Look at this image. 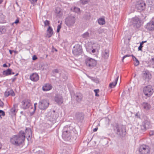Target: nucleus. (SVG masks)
<instances>
[{
	"mask_svg": "<svg viewBox=\"0 0 154 154\" xmlns=\"http://www.w3.org/2000/svg\"><path fill=\"white\" fill-rule=\"evenodd\" d=\"M112 125L114 130L118 134H120L121 132H122L123 131H125V127L123 125H119L116 123Z\"/></svg>",
	"mask_w": 154,
	"mask_h": 154,
	"instance_id": "obj_6",
	"label": "nucleus"
},
{
	"mask_svg": "<svg viewBox=\"0 0 154 154\" xmlns=\"http://www.w3.org/2000/svg\"><path fill=\"white\" fill-rule=\"evenodd\" d=\"M80 2L82 4H86L88 3V1L87 0H81Z\"/></svg>",
	"mask_w": 154,
	"mask_h": 154,
	"instance_id": "obj_41",
	"label": "nucleus"
},
{
	"mask_svg": "<svg viewBox=\"0 0 154 154\" xmlns=\"http://www.w3.org/2000/svg\"><path fill=\"white\" fill-rule=\"evenodd\" d=\"M131 56L132 57V58H133V60H134V59H135V57H136L133 55H131Z\"/></svg>",
	"mask_w": 154,
	"mask_h": 154,
	"instance_id": "obj_59",
	"label": "nucleus"
},
{
	"mask_svg": "<svg viewBox=\"0 0 154 154\" xmlns=\"http://www.w3.org/2000/svg\"><path fill=\"white\" fill-rule=\"evenodd\" d=\"M16 79V78H12V82H14L15 81V80Z\"/></svg>",
	"mask_w": 154,
	"mask_h": 154,
	"instance_id": "obj_57",
	"label": "nucleus"
},
{
	"mask_svg": "<svg viewBox=\"0 0 154 154\" xmlns=\"http://www.w3.org/2000/svg\"><path fill=\"white\" fill-rule=\"evenodd\" d=\"M10 53L11 54H12L13 51H14V50L12 51L11 50H9Z\"/></svg>",
	"mask_w": 154,
	"mask_h": 154,
	"instance_id": "obj_55",
	"label": "nucleus"
},
{
	"mask_svg": "<svg viewBox=\"0 0 154 154\" xmlns=\"http://www.w3.org/2000/svg\"><path fill=\"white\" fill-rule=\"evenodd\" d=\"M134 60L135 61V62L134 63L135 66H137L139 65V62L136 57H135V59H134Z\"/></svg>",
	"mask_w": 154,
	"mask_h": 154,
	"instance_id": "obj_38",
	"label": "nucleus"
},
{
	"mask_svg": "<svg viewBox=\"0 0 154 154\" xmlns=\"http://www.w3.org/2000/svg\"><path fill=\"white\" fill-rule=\"evenodd\" d=\"M145 4L143 2H139L136 5V8L139 11L143 10L145 8Z\"/></svg>",
	"mask_w": 154,
	"mask_h": 154,
	"instance_id": "obj_12",
	"label": "nucleus"
},
{
	"mask_svg": "<svg viewBox=\"0 0 154 154\" xmlns=\"http://www.w3.org/2000/svg\"><path fill=\"white\" fill-rule=\"evenodd\" d=\"M52 51H57V50L56 49V48H54L53 47V49H52Z\"/></svg>",
	"mask_w": 154,
	"mask_h": 154,
	"instance_id": "obj_53",
	"label": "nucleus"
},
{
	"mask_svg": "<svg viewBox=\"0 0 154 154\" xmlns=\"http://www.w3.org/2000/svg\"><path fill=\"white\" fill-rule=\"evenodd\" d=\"M75 22V18L73 16H69L66 18L65 21V24L68 26L73 25Z\"/></svg>",
	"mask_w": 154,
	"mask_h": 154,
	"instance_id": "obj_8",
	"label": "nucleus"
},
{
	"mask_svg": "<svg viewBox=\"0 0 154 154\" xmlns=\"http://www.w3.org/2000/svg\"><path fill=\"white\" fill-rule=\"evenodd\" d=\"M97 128H94L93 130V131L94 132H95L96 131H97Z\"/></svg>",
	"mask_w": 154,
	"mask_h": 154,
	"instance_id": "obj_54",
	"label": "nucleus"
},
{
	"mask_svg": "<svg viewBox=\"0 0 154 154\" xmlns=\"http://www.w3.org/2000/svg\"><path fill=\"white\" fill-rule=\"evenodd\" d=\"M73 11L75 12L78 13L80 12V9L77 7H74L73 8Z\"/></svg>",
	"mask_w": 154,
	"mask_h": 154,
	"instance_id": "obj_39",
	"label": "nucleus"
},
{
	"mask_svg": "<svg viewBox=\"0 0 154 154\" xmlns=\"http://www.w3.org/2000/svg\"><path fill=\"white\" fill-rule=\"evenodd\" d=\"M146 42V41H142L140 43V45L139 46L138 48V50L142 51V48L143 47V45L144 43Z\"/></svg>",
	"mask_w": 154,
	"mask_h": 154,
	"instance_id": "obj_37",
	"label": "nucleus"
},
{
	"mask_svg": "<svg viewBox=\"0 0 154 154\" xmlns=\"http://www.w3.org/2000/svg\"><path fill=\"white\" fill-rule=\"evenodd\" d=\"M3 105V102L0 100V107H2Z\"/></svg>",
	"mask_w": 154,
	"mask_h": 154,
	"instance_id": "obj_51",
	"label": "nucleus"
},
{
	"mask_svg": "<svg viewBox=\"0 0 154 154\" xmlns=\"http://www.w3.org/2000/svg\"><path fill=\"white\" fill-rule=\"evenodd\" d=\"M22 107L24 109H26L28 108L31 105L30 100H25L23 101L22 102Z\"/></svg>",
	"mask_w": 154,
	"mask_h": 154,
	"instance_id": "obj_15",
	"label": "nucleus"
},
{
	"mask_svg": "<svg viewBox=\"0 0 154 154\" xmlns=\"http://www.w3.org/2000/svg\"><path fill=\"white\" fill-rule=\"evenodd\" d=\"M5 112L2 110H0V116H5Z\"/></svg>",
	"mask_w": 154,
	"mask_h": 154,
	"instance_id": "obj_44",
	"label": "nucleus"
},
{
	"mask_svg": "<svg viewBox=\"0 0 154 154\" xmlns=\"http://www.w3.org/2000/svg\"><path fill=\"white\" fill-rule=\"evenodd\" d=\"M143 129H146L145 125H143V126L141 128H142V129H143V128H143Z\"/></svg>",
	"mask_w": 154,
	"mask_h": 154,
	"instance_id": "obj_60",
	"label": "nucleus"
},
{
	"mask_svg": "<svg viewBox=\"0 0 154 154\" xmlns=\"http://www.w3.org/2000/svg\"><path fill=\"white\" fill-rule=\"evenodd\" d=\"M67 79V76L63 74L62 75L61 77V80L63 81H66Z\"/></svg>",
	"mask_w": 154,
	"mask_h": 154,
	"instance_id": "obj_34",
	"label": "nucleus"
},
{
	"mask_svg": "<svg viewBox=\"0 0 154 154\" xmlns=\"http://www.w3.org/2000/svg\"><path fill=\"white\" fill-rule=\"evenodd\" d=\"M104 121L105 122V124L106 125V127L107 128L108 127L109 124L110 119L108 117H105L103 119Z\"/></svg>",
	"mask_w": 154,
	"mask_h": 154,
	"instance_id": "obj_27",
	"label": "nucleus"
},
{
	"mask_svg": "<svg viewBox=\"0 0 154 154\" xmlns=\"http://www.w3.org/2000/svg\"><path fill=\"white\" fill-rule=\"evenodd\" d=\"M149 135L152 136L154 135V131H151L149 132Z\"/></svg>",
	"mask_w": 154,
	"mask_h": 154,
	"instance_id": "obj_50",
	"label": "nucleus"
},
{
	"mask_svg": "<svg viewBox=\"0 0 154 154\" xmlns=\"http://www.w3.org/2000/svg\"><path fill=\"white\" fill-rule=\"evenodd\" d=\"M37 105V103H35L34 104V108H35V109H36V105Z\"/></svg>",
	"mask_w": 154,
	"mask_h": 154,
	"instance_id": "obj_56",
	"label": "nucleus"
},
{
	"mask_svg": "<svg viewBox=\"0 0 154 154\" xmlns=\"http://www.w3.org/2000/svg\"><path fill=\"white\" fill-rule=\"evenodd\" d=\"M30 79L33 82H36L38 80L39 77L37 73H34L30 75Z\"/></svg>",
	"mask_w": 154,
	"mask_h": 154,
	"instance_id": "obj_16",
	"label": "nucleus"
},
{
	"mask_svg": "<svg viewBox=\"0 0 154 154\" xmlns=\"http://www.w3.org/2000/svg\"><path fill=\"white\" fill-rule=\"evenodd\" d=\"M140 154H149L150 152L149 146L146 145H141L139 148Z\"/></svg>",
	"mask_w": 154,
	"mask_h": 154,
	"instance_id": "obj_3",
	"label": "nucleus"
},
{
	"mask_svg": "<svg viewBox=\"0 0 154 154\" xmlns=\"http://www.w3.org/2000/svg\"><path fill=\"white\" fill-rule=\"evenodd\" d=\"M82 52V46L79 44H77L73 47L72 49V53L75 55H78L81 54Z\"/></svg>",
	"mask_w": 154,
	"mask_h": 154,
	"instance_id": "obj_5",
	"label": "nucleus"
},
{
	"mask_svg": "<svg viewBox=\"0 0 154 154\" xmlns=\"http://www.w3.org/2000/svg\"><path fill=\"white\" fill-rule=\"evenodd\" d=\"M19 22V20L18 19H17L14 22V23L17 24V23H18Z\"/></svg>",
	"mask_w": 154,
	"mask_h": 154,
	"instance_id": "obj_52",
	"label": "nucleus"
},
{
	"mask_svg": "<svg viewBox=\"0 0 154 154\" xmlns=\"http://www.w3.org/2000/svg\"><path fill=\"white\" fill-rule=\"evenodd\" d=\"M3 0H0V4H1L3 2Z\"/></svg>",
	"mask_w": 154,
	"mask_h": 154,
	"instance_id": "obj_62",
	"label": "nucleus"
},
{
	"mask_svg": "<svg viewBox=\"0 0 154 154\" xmlns=\"http://www.w3.org/2000/svg\"><path fill=\"white\" fill-rule=\"evenodd\" d=\"M15 95L14 91L11 88H8L5 93V97H7L9 95L14 96Z\"/></svg>",
	"mask_w": 154,
	"mask_h": 154,
	"instance_id": "obj_14",
	"label": "nucleus"
},
{
	"mask_svg": "<svg viewBox=\"0 0 154 154\" xmlns=\"http://www.w3.org/2000/svg\"><path fill=\"white\" fill-rule=\"evenodd\" d=\"M49 104V102L48 100L45 99L41 100L39 102L38 107L41 109L45 110L48 107Z\"/></svg>",
	"mask_w": 154,
	"mask_h": 154,
	"instance_id": "obj_4",
	"label": "nucleus"
},
{
	"mask_svg": "<svg viewBox=\"0 0 154 154\" xmlns=\"http://www.w3.org/2000/svg\"><path fill=\"white\" fill-rule=\"evenodd\" d=\"M12 69H8L6 70H4L3 72V74L6 76L11 75V74Z\"/></svg>",
	"mask_w": 154,
	"mask_h": 154,
	"instance_id": "obj_24",
	"label": "nucleus"
},
{
	"mask_svg": "<svg viewBox=\"0 0 154 154\" xmlns=\"http://www.w3.org/2000/svg\"><path fill=\"white\" fill-rule=\"evenodd\" d=\"M36 59H37V57L35 56H34V57H33V60H35Z\"/></svg>",
	"mask_w": 154,
	"mask_h": 154,
	"instance_id": "obj_61",
	"label": "nucleus"
},
{
	"mask_svg": "<svg viewBox=\"0 0 154 154\" xmlns=\"http://www.w3.org/2000/svg\"><path fill=\"white\" fill-rule=\"evenodd\" d=\"M86 49L87 51L90 52L91 51H92V50L93 49L92 46L91 45H90V46H88L86 45Z\"/></svg>",
	"mask_w": 154,
	"mask_h": 154,
	"instance_id": "obj_33",
	"label": "nucleus"
},
{
	"mask_svg": "<svg viewBox=\"0 0 154 154\" xmlns=\"http://www.w3.org/2000/svg\"><path fill=\"white\" fill-rule=\"evenodd\" d=\"M54 101L58 105H61L63 102V99L62 96L60 95L56 94L54 98Z\"/></svg>",
	"mask_w": 154,
	"mask_h": 154,
	"instance_id": "obj_13",
	"label": "nucleus"
},
{
	"mask_svg": "<svg viewBox=\"0 0 154 154\" xmlns=\"http://www.w3.org/2000/svg\"><path fill=\"white\" fill-rule=\"evenodd\" d=\"M145 28L147 30L152 31L154 29V17L152 18L151 21L148 23L145 26Z\"/></svg>",
	"mask_w": 154,
	"mask_h": 154,
	"instance_id": "obj_11",
	"label": "nucleus"
},
{
	"mask_svg": "<svg viewBox=\"0 0 154 154\" xmlns=\"http://www.w3.org/2000/svg\"><path fill=\"white\" fill-rule=\"evenodd\" d=\"M109 55V51L108 49H106L102 52V57L105 59L108 58Z\"/></svg>",
	"mask_w": 154,
	"mask_h": 154,
	"instance_id": "obj_19",
	"label": "nucleus"
},
{
	"mask_svg": "<svg viewBox=\"0 0 154 154\" xmlns=\"http://www.w3.org/2000/svg\"><path fill=\"white\" fill-rule=\"evenodd\" d=\"M119 79V76H116V78L115 79V80L114 81V82H112L111 83H110L109 85V87L112 88H113L115 86L118 80Z\"/></svg>",
	"mask_w": 154,
	"mask_h": 154,
	"instance_id": "obj_23",
	"label": "nucleus"
},
{
	"mask_svg": "<svg viewBox=\"0 0 154 154\" xmlns=\"http://www.w3.org/2000/svg\"><path fill=\"white\" fill-rule=\"evenodd\" d=\"M18 74V73H17L15 75V76H16Z\"/></svg>",
	"mask_w": 154,
	"mask_h": 154,
	"instance_id": "obj_64",
	"label": "nucleus"
},
{
	"mask_svg": "<svg viewBox=\"0 0 154 154\" xmlns=\"http://www.w3.org/2000/svg\"><path fill=\"white\" fill-rule=\"evenodd\" d=\"M2 147V145L0 143V149H1Z\"/></svg>",
	"mask_w": 154,
	"mask_h": 154,
	"instance_id": "obj_63",
	"label": "nucleus"
},
{
	"mask_svg": "<svg viewBox=\"0 0 154 154\" xmlns=\"http://www.w3.org/2000/svg\"><path fill=\"white\" fill-rule=\"evenodd\" d=\"M133 25L134 28H139L141 25V20L137 17H135L132 19Z\"/></svg>",
	"mask_w": 154,
	"mask_h": 154,
	"instance_id": "obj_10",
	"label": "nucleus"
},
{
	"mask_svg": "<svg viewBox=\"0 0 154 154\" xmlns=\"http://www.w3.org/2000/svg\"><path fill=\"white\" fill-rule=\"evenodd\" d=\"M94 92L95 93V96H99V95L97 94V93L99 92V89H95L94 90Z\"/></svg>",
	"mask_w": 154,
	"mask_h": 154,
	"instance_id": "obj_42",
	"label": "nucleus"
},
{
	"mask_svg": "<svg viewBox=\"0 0 154 154\" xmlns=\"http://www.w3.org/2000/svg\"><path fill=\"white\" fill-rule=\"evenodd\" d=\"M131 56V55H128V54H127V55H125L124 56H123V57H122V62H123V60L126 57H130Z\"/></svg>",
	"mask_w": 154,
	"mask_h": 154,
	"instance_id": "obj_48",
	"label": "nucleus"
},
{
	"mask_svg": "<svg viewBox=\"0 0 154 154\" xmlns=\"http://www.w3.org/2000/svg\"><path fill=\"white\" fill-rule=\"evenodd\" d=\"M61 28V26L60 25H59L57 27V32H59L60 31V28Z\"/></svg>",
	"mask_w": 154,
	"mask_h": 154,
	"instance_id": "obj_46",
	"label": "nucleus"
},
{
	"mask_svg": "<svg viewBox=\"0 0 154 154\" xmlns=\"http://www.w3.org/2000/svg\"><path fill=\"white\" fill-rule=\"evenodd\" d=\"M75 119L78 122H82L84 119L83 116H75Z\"/></svg>",
	"mask_w": 154,
	"mask_h": 154,
	"instance_id": "obj_30",
	"label": "nucleus"
},
{
	"mask_svg": "<svg viewBox=\"0 0 154 154\" xmlns=\"http://www.w3.org/2000/svg\"><path fill=\"white\" fill-rule=\"evenodd\" d=\"M82 37L84 39H87L90 37V34L88 32H86L82 35Z\"/></svg>",
	"mask_w": 154,
	"mask_h": 154,
	"instance_id": "obj_28",
	"label": "nucleus"
},
{
	"mask_svg": "<svg viewBox=\"0 0 154 154\" xmlns=\"http://www.w3.org/2000/svg\"><path fill=\"white\" fill-rule=\"evenodd\" d=\"M153 92V89L151 85H148L144 88L143 92L144 94L147 97L151 96Z\"/></svg>",
	"mask_w": 154,
	"mask_h": 154,
	"instance_id": "obj_7",
	"label": "nucleus"
},
{
	"mask_svg": "<svg viewBox=\"0 0 154 154\" xmlns=\"http://www.w3.org/2000/svg\"><path fill=\"white\" fill-rule=\"evenodd\" d=\"M98 23L100 25H103L105 23V21L104 18H101L99 19L98 20Z\"/></svg>",
	"mask_w": 154,
	"mask_h": 154,
	"instance_id": "obj_31",
	"label": "nucleus"
},
{
	"mask_svg": "<svg viewBox=\"0 0 154 154\" xmlns=\"http://www.w3.org/2000/svg\"><path fill=\"white\" fill-rule=\"evenodd\" d=\"M87 76L88 78L91 79L94 82L96 83H99V80L97 78L91 77L88 75H87Z\"/></svg>",
	"mask_w": 154,
	"mask_h": 154,
	"instance_id": "obj_25",
	"label": "nucleus"
},
{
	"mask_svg": "<svg viewBox=\"0 0 154 154\" xmlns=\"http://www.w3.org/2000/svg\"><path fill=\"white\" fill-rule=\"evenodd\" d=\"M47 36L48 38H50L51 37L53 34V31L52 28L49 26L47 30Z\"/></svg>",
	"mask_w": 154,
	"mask_h": 154,
	"instance_id": "obj_21",
	"label": "nucleus"
},
{
	"mask_svg": "<svg viewBox=\"0 0 154 154\" xmlns=\"http://www.w3.org/2000/svg\"><path fill=\"white\" fill-rule=\"evenodd\" d=\"M44 24L45 26L49 25V21L46 20L44 22Z\"/></svg>",
	"mask_w": 154,
	"mask_h": 154,
	"instance_id": "obj_43",
	"label": "nucleus"
},
{
	"mask_svg": "<svg viewBox=\"0 0 154 154\" xmlns=\"http://www.w3.org/2000/svg\"><path fill=\"white\" fill-rule=\"evenodd\" d=\"M17 105L15 104L14 105L13 107L11 109L10 111V114L11 115H15L16 112H17Z\"/></svg>",
	"mask_w": 154,
	"mask_h": 154,
	"instance_id": "obj_20",
	"label": "nucleus"
},
{
	"mask_svg": "<svg viewBox=\"0 0 154 154\" xmlns=\"http://www.w3.org/2000/svg\"><path fill=\"white\" fill-rule=\"evenodd\" d=\"M90 17V14L89 13H87L85 16V18L87 20H89Z\"/></svg>",
	"mask_w": 154,
	"mask_h": 154,
	"instance_id": "obj_40",
	"label": "nucleus"
},
{
	"mask_svg": "<svg viewBox=\"0 0 154 154\" xmlns=\"http://www.w3.org/2000/svg\"><path fill=\"white\" fill-rule=\"evenodd\" d=\"M152 64H154V57L152 58L149 61Z\"/></svg>",
	"mask_w": 154,
	"mask_h": 154,
	"instance_id": "obj_49",
	"label": "nucleus"
},
{
	"mask_svg": "<svg viewBox=\"0 0 154 154\" xmlns=\"http://www.w3.org/2000/svg\"><path fill=\"white\" fill-rule=\"evenodd\" d=\"M52 72L53 74H54V76H55L56 75V74L57 73H59V71L58 69H53L52 71Z\"/></svg>",
	"mask_w": 154,
	"mask_h": 154,
	"instance_id": "obj_36",
	"label": "nucleus"
},
{
	"mask_svg": "<svg viewBox=\"0 0 154 154\" xmlns=\"http://www.w3.org/2000/svg\"><path fill=\"white\" fill-rule=\"evenodd\" d=\"M4 16L2 14L0 13V23H4Z\"/></svg>",
	"mask_w": 154,
	"mask_h": 154,
	"instance_id": "obj_35",
	"label": "nucleus"
},
{
	"mask_svg": "<svg viewBox=\"0 0 154 154\" xmlns=\"http://www.w3.org/2000/svg\"><path fill=\"white\" fill-rule=\"evenodd\" d=\"M144 76L146 78H149V72H146L144 74Z\"/></svg>",
	"mask_w": 154,
	"mask_h": 154,
	"instance_id": "obj_47",
	"label": "nucleus"
},
{
	"mask_svg": "<svg viewBox=\"0 0 154 154\" xmlns=\"http://www.w3.org/2000/svg\"><path fill=\"white\" fill-rule=\"evenodd\" d=\"M52 86L49 84H46L42 87V90L44 91L50 90L52 89Z\"/></svg>",
	"mask_w": 154,
	"mask_h": 154,
	"instance_id": "obj_18",
	"label": "nucleus"
},
{
	"mask_svg": "<svg viewBox=\"0 0 154 154\" xmlns=\"http://www.w3.org/2000/svg\"><path fill=\"white\" fill-rule=\"evenodd\" d=\"M82 95L81 93H77L75 95V99L78 102H80L82 100Z\"/></svg>",
	"mask_w": 154,
	"mask_h": 154,
	"instance_id": "obj_22",
	"label": "nucleus"
},
{
	"mask_svg": "<svg viewBox=\"0 0 154 154\" xmlns=\"http://www.w3.org/2000/svg\"><path fill=\"white\" fill-rule=\"evenodd\" d=\"M142 106L144 109H148L151 107L150 105L146 102H143L142 104Z\"/></svg>",
	"mask_w": 154,
	"mask_h": 154,
	"instance_id": "obj_26",
	"label": "nucleus"
},
{
	"mask_svg": "<svg viewBox=\"0 0 154 154\" xmlns=\"http://www.w3.org/2000/svg\"><path fill=\"white\" fill-rule=\"evenodd\" d=\"M66 127L64 128L62 133V137L64 140L68 141L71 139V132Z\"/></svg>",
	"mask_w": 154,
	"mask_h": 154,
	"instance_id": "obj_2",
	"label": "nucleus"
},
{
	"mask_svg": "<svg viewBox=\"0 0 154 154\" xmlns=\"http://www.w3.org/2000/svg\"><path fill=\"white\" fill-rule=\"evenodd\" d=\"M3 67H7L8 66L7 65H6V64L5 63L3 65Z\"/></svg>",
	"mask_w": 154,
	"mask_h": 154,
	"instance_id": "obj_58",
	"label": "nucleus"
},
{
	"mask_svg": "<svg viewBox=\"0 0 154 154\" xmlns=\"http://www.w3.org/2000/svg\"><path fill=\"white\" fill-rule=\"evenodd\" d=\"M93 49L92 50V52L94 53L95 52L96 50L98 51L100 48V46L98 43H94L92 45Z\"/></svg>",
	"mask_w": 154,
	"mask_h": 154,
	"instance_id": "obj_17",
	"label": "nucleus"
},
{
	"mask_svg": "<svg viewBox=\"0 0 154 154\" xmlns=\"http://www.w3.org/2000/svg\"><path fill=\"white\" fill-rule=\"evenodd\" d=\"M84 115V114L82 112H77L76 114V116H83Z\"/></svg>",
	"mask_w": 154,
	"mask_h": 154,
	"instance_id": "obj_45",
	"label": "nucleus"
},
{
	"mask_svg": "<svg viewBox=\"0 0 154 154\" xmlns=\"http://www.w3.org/2000/svg\"><path fill=\"white\" fill-rule=\"evenodd\" d=\"M6 29L5 26H0V35L5 33Z\"/></svg>",
	"mask_w": 154,
	"mask_h": 154,
	"instance_id": "obj_29",
	"label": "nucleus"
},
{
	"mask_svg": "<svg viewBox=\"0 0 154 154\" xmlns=\"http://www.w3.org/2000/svg\"><path fill=\"white\" fill-rule=\"evenodd\" d=\"M85 63L87 66L91 68L96 66L97 62L94 59L88 57L85 60Z\"/></svg>",
	"mask_w": 154,
	"mask_h": 154,
	"instance_id": "obj_9",
	"label": "nucleus"
},
{
	"mask_svg": "<svg viewBox=\"0 0 154 154\" xmlns=\"http://www.w3.org/2000/svg\"><path fill=\"white\" fill-rule=\"evenodd\" d=\"M26 137L28 140L31 139L32 131L30 129L26 128L25 133L24 131H21L18 135H14L11 138L10 141L13 144L18 146L22 143L25 140Z\"/></svg>",
	"mask_w": 154,
	"mask_h": 154,
	"instance_id": "obj_1",
	"label": "nucleus"
},
{
	"mask_svg": "<svg viewBox=\"0 0 154 154\" xmlns=\"http://www.w3.org/2000/svg\"><path fill=\"white\" fill-rule=\"evenodd\" d=\"M147 2L150 6L154 8V0H147Z\"/></svg>",
	"mask_w": 154,
	"mask_h": 154,
	"instance_id": "obj_32",
	"label": "nucleus"
}]
</instances>
